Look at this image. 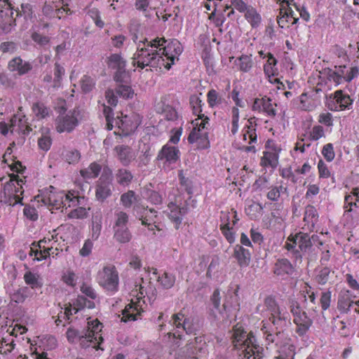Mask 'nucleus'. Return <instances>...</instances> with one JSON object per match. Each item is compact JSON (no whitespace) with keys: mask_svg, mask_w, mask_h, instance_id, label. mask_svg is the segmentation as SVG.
Segmentation results:
<instances>
[{"mask_svg":"<svg viewBox=\"0 0 359 359\" xmlns=\"http://www.w3.org/2000/svg\"><path fill=\"white\" fill-rule=\"evenodd\" d=\"M180 149L169 144H164L161 150L157 154V161L163 163V168L171 170L172 165L180 159Z\"/></svg>","mask_w":359,"mask_h":359,"instance_id":"obj_21","label":"nucleus"},{"mask_svg":"<svg viewBox=\"0 0 359 359\" xmlns=\"http://www.w3.org/2000/svg\"><path fill=\"white\" fill-rule=\"evenodd\" d=\"M135 287L136 289L130 293L133 297L130 303L122 310V318H121L122 322L136 321L140 318V315L147 306L144 300L145 295H147V291L142 285H136Z\"/></svg>","mask_w":359,"mask_h":359,"instance_id":"obj_8","label":"nucleus"},{"mask_svg":"<svg viewBox=\"0 0 359 359\" xmlns=\"http://www.w3.org/2000/svg\"><path fill=\"white\" fill-rule=\"evenodd\" d=\"M293 0H283L280 3V14L277 15V25L282 29H287L298 21V17L291 9V3Z\"/></svg>","mask_w":359,"mask_h":359,"instance_id":"obj_19","label":"nucleus"},{"mask_svg":"<svg viewBox=\"0 0 359 359\" xmlns=\"http://www.w3.org/2000/svg\"><path fill=\"white\" fill-rule=\"evenodd\" d=\"M63 283L70 287H75L76 285V275L74 271L68 270L63 273L62 278H61Z\"/></svg>","mask_w":359,"mask_h":359,"instance_id":"obj_64","label":"nucleus"},{"mask_svg":"<svg viewBox=\"0 0 359 359\" xmlns=\"http://www.w3.org/2000/svg\"><path fill=\"white\" fill-rule=\"evenodd\" d=\"M24 181L15 174L11 175V179L4 185L2 194H4V202L8 205L20 204L22 202V194H23Z\"/></svg>","mask_w":359,"mask_h":359,"instance_id":"obj_9","label":"nucleus"},{"mask_svg":"<svg viewBox=\"0 0 359 359\" xmlns=\"http://www.w3.org/2000/svg\"><path fill=\"white\" fill-rule=\"evenodd\" d=\"M231 344L233 348L243 351V359H263V347L257 344L252 332H245L238 324L233 325Z\"/></svg>","mask_w":359,"mask_h":359,"instance_id":"obj_4","label":"nucleus"},{"mask_svg":"<svg viewBox=\"0 0 359 359\" xmlns=\"http://www.w3.org/2000/svg\"><path fill=\"white\" fill-rule=\"evenodd\" d=\"M165 43L164 38H155L151 41H143L142 46L139 44L133 55V66L141 69L149 67L169 70L178 61L183 47L177 39Z\"/></svg>","mask_w":359,"mask_h":359,"instance_id":"obj_1","label":"nucleus"},{"mask_svg":"<svg viewBox=\"0 0 359 359\" xmlns=\"http://www.w3.org/2000/svg\"><path fill=\"white\" fill-rule=\"evenodd\" d=\"M259 54L261 57H266V64L263 65V72H264L266 78H268V81H269L270 83L276 84L277 89L283 90L284 84L279 81V79L276 77L278 75L277 60L271 53H266V56H263V51L261 50L259 52Z\"/></svg>","mask_w":359,"mask_h":359,"instance_id":"obj_18","label":"nucleus"},{"mask_svg":"<svg viewBox=\"0 0 359 359\" xmlns=\"http://www.w3.org/2000/svg\"><path fill=\"white\" fill-rule=\"evenodd\" d=\"M230 4H231V5L226 6V8H224V12L230 9L231 7L240 13H244L250 9H256L251 6L247 5L243 0H230Z\"/></svg>","mask_w":359,"mask_h":359,"instance_id":"obj_51","label":"nucleus"},{"mask_svg":"<svg viewBox=\"0 0 359 359\" xmlns=\"http://www.w3.org/2000/svg\"><path fill=\"white\" fill-rule=\"evenodd\" d=\"M208 19L212 21L214 25L218 28L222 27L223 23L225 22V17L222 13L216 14V8H214L212 13L209 14Z\"/></svg>","mask_w":359,"mask_h":359,"instance_id":"obj_61","label":"nucleus"},{"mask_svg":"<svg viewBox=\"0 0 359 359\" xmlns=\"http://www.w3.org/2000/svg\"><path fill=\"white\" fill-rule=\"evenodd\" d=\"M69 3L64 4L60 2V0L46 1L45 5L42 7V13L49 19H61L65 15L71 14L70 9L68 7Z\"/></svg>","mask_w":359,"mask_h":359,"instance_id":"obj_17","label":"nucleus"},{"mask_svg":"<svg viewBox=\"0 0 359 359\" xmlns=\"http://www.w3.org/2000/svg\"><path fill=\"white\" fill-rule=\"evenodd\" d=\"M241 287L238 284H231L228 289V296H229L230 304H233V310L239 311L241 305V297H239V290Z\"/></svg>","mask_w":359,"mask_h":359,"instance_id":"obj_40","label":"nucleus"},{"mask_svg":"<svg viewBox=\"0 0 359 359\" xmlns=\"http://www.w3.org/2000/svg\"><path fill=\"white\" fill-rule=\"evenodd\" d=\"M352 294L349 290H344L338 294L337 309L341 313H348L353 305Z\"/></svg>","mask_w":359,"mask_h":359,"instance_id":"obj_32","label":"nucleus"},{"mask_svg":"<svg viewBox=\"0 0 359 359\" xmlns=\"http://www.w3.org/2000/svg\"><path fill=\"white\" fill-rule=\"evenodd\" d=\"M133 174L128 169L119 168L115 173V179L118 184L126 187L128 186L133 180Z\"/></svg>","mask_w":359,"mask_h":359,"instance_id":"obj_38","label":"nucleus"},{"mask_svg":"<svg viewBox=\"0 0 359 359\" xmlns=\"http://www.w3.org/2000/svg\"><path fill=\"white\" fill-rule=\"evenodd\" d=\"M294 269L292 264L285 258L277 259L273 265V274L279 276H291Z\"/></svg>","mask_w":359,"mask_h":359,"instance_id":"obj_34","label":"nucleus"},{"mask_svg":"<svg viewBox=\"0 0 359 359\" xmlns=\"http://www.w3.org/2000/svg\"><path fill=\"white\" fill-rule=\"evenodd\" d=\"M32 64L23 61L20 57H15L8 62V69L13 72H16L20 76L24 75L32 70Z\"/></svg>","mask_w":359,"mask_h":359,"instance_id":"obj_33","label":"nucleus"},{"mask_svg":"<svg viewBox=\"0 0 359 359\" xmlns=\"http://www.w3.org/2000/svg\"><path fill=\"white\" fill-rule=\"evenodd\" d=\"M58 239H60V237L58 236L55 229L49 231L43 238L32 243L28 255L33 258V261L36 262H41L50 256L53 257L57 256L58 252L62 251V249L58 247L60 245L57 243Z\"/></svg>","mask_w":359,"mask_h":359,"instance_id":"obj_6","label":"nucleus"},{"mask_svg":"<svg viewBox=\"0 0 359 359\" xmlns=\"http://www.w3.org/2000/svg\"><path fill=\"white\" fill-rule=\"evenodd\" d=\"M233 257L240 268H246L251 261V253L242 245H236L233 247Z\"/></svg>","mask_w":359,"mask_h":359,"instance_id":"obj_31","label":"nucleus"},{"mask_svg":"<svg viewBox=\"0 0 359 359\" xmlns=\"http://www.w3.org/2000/svg\"><path fill=\"white\" fill-rule=\"evenodd\" d=\"M135 8L140 12L147 13L149 10L156 9L154 0H135Z\"/></svg>","mask_w":359,"mask_h":359,"instance_id":"obj_52","label":"nucleus"},{"mask_svg":"<svg viewBox=\"0 0 359 359\" xmlns=\"http://www.w3.org/2000/svg\"><path fill=\"white\" fill-rule=\"evenodd\" d=\"M64 75V68L56 62L54 65V80H53V88H58L60 86V81Z\"/></svg>","mask_w":359,"mask_h":359,"instance_id":"obj_59","label":"nucleus"},{"mask_svg":"<svg viewBox=\"0 0 359 359\" xmlns=\"http://www.w3.org/2000/svg\"><path fill=\"white\" fill-rule=\"evenodd\" d=\"M189 104L193 114L197 118L191 121L193 129L188 135V142L193 145L196 150H206L210 147L208 141V117L201 113L203 103L197 95H191L189 98Z\"/></svg>","mask_w":359,"mask_h":359,"instance_id":"obj_2","label":"nucleus"},{"mask_svg":"<svg viewBox=\"0 0 359 359\" xmlns=\"http://www.w3.org/2000/svg\"><path fill=\"white\" fill-rule=\"evenodd\" d=\"M97 283L103 289L114 293L118 287V273L114 266H106L97 273Z\"/></svg>","mask_w":359,"mask_h":359,"instance_id":"obj_14","label":"nucleus"},{"mask_svg":"<svg viewBox=\"0 0 359 359\" xmlns=\"http://www.w3.org/2000/svg\"><path fill=\"white\" fill-rule=\"evenodd\" d=\"M80 84H81L82 92L87 93L93 90V88L95 87V81H93L92 77L85 75L82 76Z\"/></svg>","mask_w":359,"mask_h":359,"instance_id":"obj_60","label":"nucleus"},{"mask_svg":"<svg viewBox=\"0 0 359 359\" xmlns=\"http://www.w3.org/2000/svg\"><path fill=\"white\" fill-rule=\"evenodd\" d=\"M261 332H262L263 336L266 337V341L268 343V345L273 343H275L276 346L279 344V339H280V337L283 336V332H278L275 334H271L267 330L266 325H265L264 321H262V327H261Z\"/></svg>","mask_w":359,"mask_h":359,"instance_id":"obj_47","label":"nucleus"},{"mask_svg":"<svg viewBox=\"0 0 359 359\" xmlns=\"http://www.w3.org/2000/svg\"><path fill=\"white\" fill-rule=\"evenodd\" d=\"M23 280L27 285L31 287L32 289H40L42 287V283L39 280V275L30 271H27L23 274Z\"/></svg>","mask_w":359,"mask_h":359,"instance_id":"obj_39","label":"nucleus"},{"mask_svg":"<svg viewBox=\"0 0 359 359\" xmlns=\"http://www.w3.org/2000/svg\"><path fill=\"white\" fill-rule=\"evenodd\" d=\"M313 133L314 128L312 121H306L303 122V133L299 135L297 142L294 144V151L304 153L306 149L310 148L313 142Z\"/></svg>","mask_w":359,"mask_h":359,"instance_id":"obj_20","label":"nucleus"},{"mask_svg":"<svg viewBox=\"0 0 359 359\" xmlns=\"http://www.w3.org/2000/svg\"><path fill=\"white\" fill-rule=\"evenodd\" d=\"M103 114L106 116L107 129L111 130L114 126L117 127L120 129L121 134L124 136H128L134 133L142 122V117L134 112L128 115L121 114V116H118L113 119L110 117L111 108L109 107L104 106Z\"/></svg>","mask_w":359,"mask_h":359,"instance_id":"obj_7","label":"nucleus"},{"mask_svg":"<svg viewBox=\"0 0 359 359\" xmlns=\"http://www.w3.org/2000/svg\"><path fill=\"white\" fill-rule=\"evenodd\" d=\"M80 309H81L76 308V306L72 307L71 305L65 308V311L60 313L57 319L55 320L56 325H60V323L62 322V318L69 320L70 316L76 313Z\"/></svg>","mask_w":359,"mask_h":359,"instance_id":"obj_58","label":"nucleus"},{"mask_svg":"<svg viewBox=\"0 0 359 359\" xmlns=\"http://www.w3.org/2000/svg\"><path fill=\"white\" fill-rule=\"evenodd\" d=\"M81 119V111L75 108L64 115H60L55 120L56 132L59 133H72Z\"/></svg>","mask_w":359,"mask_h":359,"instance_id":"obj_13","label":"nucleus"},{"mask_svg":"<svg viewBox=\"0 0 359 359\" xmlns=\"http://www.w3.org/2000/svg\"><path fill=\"white\" fill-rule=\"evenodd\" d=\"M264 306L270 312L269 321L276 326H281L285 323L286 317L280 313L279 306L277 305L273 297L269 296L264 299Z\"/></svg>","mask_w":359,"mask_h":359,"instance_id":"obj_26","label":"nucleus"},{"mask_svg":"<svg viewBox=\"0 0 359 359\" xmlns=\"http://www.w3.org/2000/svg\"><path fill=\"white\" fill-rule=\"evenodd\" d=\"M230 115H231L229 126L230 133L235 135L238 133V128H239V126H238V122L239 121V109H238L237 107H233V108H231Z\"/></svg>","mask_w":359,"mask_h":359,"instance_id":"obj_49","label":"nucleus"},{"mask_svg":"<svg viewBox=\"0 0 359 359\" xmlns=\"http://www.w3.org/2000/svg\"><path fill=\"white\" fill-rule=\"evenodd\" d=\"M15 348L13 339L11 338H2L0 340V354L8 355L11 353Z\"/></svg>","mask_w":359,"mask_h":359,"instance_id":"obj_54","label":"nucleus"},{"mask_svg":"<svg viewBox=\"0 0 359 359\" xmlns=\"http://www.w3.org/2000/svg\"><path fill=\"white\" fill-rule=\"evenodd\" d=\"M313 238V235L310 236L304 232H299L294 236L287 237L284 248L294 255V257H300L301 252H306L311 248L312 243L311 241Z\"/></svg>","mask_w":359,"mask_h":359,"instance_id":"obj_11","label":"nucleus"},{"mask_svg":"<svg viewBox=\"0 0 359 359\" xmlns=\"http://www.w3.org/2000/svg\"><path fill=\"white\" fill-rule=\"evenodd\" d=\"M116 94L123 98L129 99L133 97V91L131 87L128 86L118 85L116 88Z\"/></svg>","mask_w":359,"mask_h":359,"instance_id":"obj_63","label":"nucleus"},{"mask_svg":"<svg viewBox=\"0 0 359 359\" xmlns=\"http://www.w3.org/2000/svg\"><path fill=\"white\" fill-rule=\"evenodd\" d=\"M289 309L294 317V323L296 325V333L299 337H304L312 325V320L299 306V304L294 299L289 301Z\"/></svg>","mask_w":359,"mask_h":359,"instance_id":"obj_12","label":"nucleus"},{"mask_svg":"<svg viewBox=\"0 0 359 359\" xmlns=\"http://www.w3.org/2000/svg\"><path fill=\"white\" fill-rule=\"evenodd\" d=\"M352 104V100L350 96L344 93L341 90L335 91L334 95L330 96V98L327 101V109L334 111H341Z\"/></svg>","mask_w":359,"mask_h":359,"instance_id":"obj_22","label":"nucleus"},{"mask_svg":"<svg viewBox=\"0 0 359 359\" xmlns=\"http://www.w3.org/2000/svg\"><path fill=\"white\" fill-rule=\"evenodd\" d=\"M313 89L303 92L299 95V108L305 111H310L313 109Z\"/></svg>","mask_w":359,"mask_h":359,"instance_id":"obj_37","label":"nucleus"},{"mask_svg":"<svg viewBox=\"0 0 359 359\" xmlns=\"http://www.w3.org/2000/svg\"><path fill=\"white\" fill-rule=\"evenodd\" d=\"M89 208L83 207H77L67 213V217L69 219H83L88 216Z\"/></svg>","mask_w":359,"mask_h":359,"instance_id":"obj_50","label":"nucleus"},{"mask_svg":"<svg viewBox=\"0 0 359 359\" xmlns=\"http://www.w3.org/2000/svg\"><path fill=\"white\" fill-rule=\"evenodd\" d=\"M111 196V184L108 178L101 176L95 186L96 200L103 202Z\"/></svg>","mask_w":359,"mask_h":359,"instance_id":"obj_29","label":"nucleus"},{"mask_svg":"<svg viewBox=\"0 0 359 359\" xmlns=\"http://www.w3.org/2000/svg\"><path fill=\"white\" fill-rule=\"evenodd\" d=\"M280 151V145L276 143L273 140H268L266 143V151H263V156L261 157V161H259V165L266 168H276Z\"/></svg>","mask_w":359,"mask_h":359,"instance_id":"obj_15","label":"nucleus"},{"mask_svg":"<svg viewBox=\"0 0 359 359\" xmlns=\"http://www.w3.org/2000/svg\"><path fill=\"white\" fill-rule=\"evenodd\" d=\"M83 199L84 197L79 196L74 190L57 191L50 186L49 191L43 192L41 201L52 208V210H61L63 212V210L77 207Z\"/></svg>","mask_w":359,"mask_h":359,"instance_id":"obj_5","label":"nucleus"},{"mask_svg":"<svg viewBox=\"0 0 359 359\" xmlns=\"http://www.w3.org/2000/svg\"><path fill=\"white\" fill-rule=\"evenodd\" d=\"M256 118L250 117L241 130V140L242 143L237 146L238 150L245 153H256L257 133Z\"/></svg>","mask_w":359,"mask_h":359,"instance_id":"obj_10","label":"nucleus"},{"mask_svg":"<svg viewBox=\"0 0 359 359\" xmlns=\"http://www.w3.org/2000/svg\"><path fill=\"white\" fill-rule=\"evenodd\" d=\"M233 65L236 67L237 71L241 73H248L251 72L255 63H253L251 55L242 54L235 59Z\"/></svg>","mask_w":359,"mask_h":359,"instance_id":"obj_35","label":"nucleus"},{"mask_svg":"<svg viewBox=\"0 0 359 359\" xmlns=\"http://www.w3.org/2000/svg\"><path fill=\"white\" fill-rule=\"evenodd\" d=\"M207 102L209 107L214 108L222 103V97L215 89H211L207 93Z\"/></svg>","mask_w":359,"mask_h":359,"instance_id":"obj_55","label":"nucleus"},{"mask_svg":"<svg viewBox=\"0 0 359 359\" xmlns=\"http://www.w3.org/2000/svg\"><path fill=\"white\" fill-rule=\"evenodd\" d=\"M294 351L292 345H284L280 347L278 354L275 356V359H293Z\"/></svg>","mask_w":359,"mask_h":359,"instance_id":"obj_56","label":"nucleus"},{"mask_svg":"<svg viewBox=\"0 0 359 359\" xmlns=\"http://www.w3.org/2000/svg\"><path fill=\"white\" fill-rule=\"evenodd\" d=\"M32 110H33L34 115H35L39 120L45 118L51 114V110L43 103L40 102L34 103L33 107H32Z\"/></svg>","mask_w":359,"mask_h":359,"instance_id":"obj_44","label":"nucleus"},{"mask_svg":"<svg viewBox=\"0 0 359 359\" xmlns=\"http://www.w3.org/2000/svg\"><path fill=\"white\" fill-rule=\"evenodd\" d=\"M115 233H114V238L120 243H126L131 239V234H130L128 228H114Z\"/></svg>","mask_w":359,"mask_h":359,"instance_id":"obj_48","label":"nucleus"},{"mask_svg":"<svg viewBox=\"0 0 359 359\" xmlns=\"http://www.w3.org/2000/svg\"><path fill=\"white\" fill-rule=\"evenodd\" d=\"M172 324L176 328H182L183 331L187 333H190V327L187 324V319L184 316L182 313H178L172 315Z\"/></svg>","mask_w":359,"mask_h":359,"instance_id":"obj_46","label":"nucleus"},{"mask_svg":"<svg viewBox=\"0 0 359 359\" xmlns=\"http://www.w3.org/2000/svg\"><path fill=\"white\" fill-rule=\"evenodd\" d=\"M102 170V165L94 161L89 164L88 167L80 170V175L85 180H93L97 178Z\"/></svg>","mask_w":359,"mask_h":359,"instance_id":"obj_36","label":"nucleus"},{"mask_svg":"<svg viewBox=\"0 0 359 359\" xmlns=\"http://www.w3.org/2000/svg\"><path fill=\"white\" fill-rule=\"evenodd\" d=\"M140 219H141L142 225L146 226L149 231L156 229V231H160L162 230L158 223L157 212L154 209H144L142 217Z\"/></svg>","mask_w":359,"mask_h":359,"instance_id":"obj_30","label":"nucleus"},{"mask_svg":"<svg viewBox=\"0 0 359 359\" xmlns=\"http://www.w3.org/2000/svg\"><path fill=\"white\" fill-rule=\"evenodd\" d=\"M157 281L161 284L163 288L170 289L172 288L175 284V276L171 275L167 272H164L161 276H158Z\"/></svg>","mask_w":359,"mask_h":359,"instance_id":"obj_57","label":"nucleus"},{"mask_svg":"<svg viewBox=\"0 0 359 359\" xmlns=\"http://www.w3.org/2000/svg\"><path fill=\"white\" fill-rule=\"evenodd\" d=\"M102 327V323L97 319L88 321L87 329L81 333L69 327L66 332L67 341L72 344L79 342L83 348H92L99 350L100 345L103 341L100 333Z\"/></svg>","mask_w":359,"mask_h":359,"instance_id":"obj_3","label":"nucleus"},{"mask_svg":"<svg viewBox=\"0 0 359 359\" xmlns=\"http://www.w3.org/2000/svg\"><path fill=\"white\" fill-rule=\"evenodd\" d=\"M351 194L353 195H347L344 198V209L346 213L352 212L353 208L357 207V204L353 201V197L356 198V202H359V187L353 188Z\"/></svg>","mask_w":359,"mask_h":359,"instance_id":"obj_42","label":"nucleus"},{"mask_svg":"<svg viewBox=\"0 0 359 359\" xmlns=\"http://www.w3.org/2000/svg\"><path fill=\"white\" fill-rule=\"evenodd\" d=\"M276 104L272 102L270 97L264 96L257 97L254 100L252 105H251V110L252 111L263 114L270 118L276 116Z\"/></svg>","mask_w":359,"mask_h":359,"instance_id":"obj_23","label":"nucleus"},{"mask_svg":"<svg viewBox=\"0 0 359 359\" xmlns=\"http://www.w3.org/2000/svg\"><path fill=\"white\" fill-rule=\"evenodd\" d=\"M238 218H237V212H233V226H219V231L222 233L223 236L226 238V241H228L230 244H233L234 242V231H233V226L237 224Z\"/></svg>","mask_w":359,"mask_h":359,"instance_id":"obj_43","label":"nucleus"},{"mask_svg":"<svg viewBox=\"0 0 359 359\" xmlns=\"http://www.w3.org/2000/svg\"><path fill=\"white\" fill-rule=\"evenodd\" d=\"M244 18L245 20L248 21L249 24H250L251 27L257 28L260 25V22L262 21V18L260 17L259 13L257 12L256 9H249L248 11H244Z\"/></svg>","mask_w":359,"mask_h":359,"instance_id":"obj_45","label":"nucleus"},{"mask_svg":"<svg viewBox=\"0 0 359 359\" xmlns=\"http://www.w3.org/2000/svg\"><path fill=\"white\" fill-rule=\"evenodd\" d=\"M1 10H0V27L2 30L9 32L10 29L15 25V18L13 17V6L8 0H0Z\"/></svg>","mask_w":359,"mask_h":359,"instance_id":"obj_24","label":"nucleus"},{"mask_svg":"<svg viewBox=\"0 0 359 359\" xmlns=\"http://www.w3.org/2000/svg\"><path fill=\"white\" fill-rule=\"evenodd\" d=\"M28 293L29 290L27 287H20L13 292L12 295H11V299L16 304H21L27 299Z\"/></svg>","mask_w":359,"mask_h":359,"instance_id":"obj_53","label":"nucleus"},{"mask_svg":"<svg viewBox=\"0 0 359 359\" xmlns=\"http://www.w3.org/2000/svg\"><path fill=\"white\" fill-rule=\"evenodd\" d=\"M114 152L116 154L118 161L123 166H128L136 158V154L133 148L128 145H117L114 147Z\"/></svg>","mask_w":359,"mask_h":359,"instance_id":"obj_28","label":"nucleus"},{"mask_svg":"<svg viewBox=\"0 0 359 359\" xmlns=\"http://www.w3.org/2000/svg\"><path fill=\"white\" fill-rule=\"evenodd\" d=\"M16 121H20L18 118L15 117L11 118L8 123L5 121L0 122V133L3 135H6L8 132L12 133H20L22 131V129L16 128Z\"/></svg>","mask_w":359,"mask_h":359,"instance_id":"obj_41","label":"nucleus"},{"mask_svg":"<svg viewBox=\"0 0 359 359\" xmlns=\"http://www.w3.org/2000/svg\"><path fill=\"white\" fill-rule=\"evenodd\" d=\"M107 65L108 67L116 70L114 79L116 82L121 81V75L126 73V61L118 53H113L107 57Z\"/></svg>","mask_w":359,"mask_h":359,"instance_id":"obj_27","label":"nucleus"},{"mask_svg":"<svg viewBox=\"0 0 359 359\" xmlns=\"http://www.w3.org/2000/svg\"><path fill=\"white\" fill-rule=\"evenodd\" d=\"M331 305V291L327 290L322 294H320V309L323 311L327 310Z\"/></svg>","mask_w":359,"mask_h":359,"instance_id":"obj_62","label":"nucleus"},{"mask_svg":"<svg viewBox=\"0 0 359 359\" xmlns=\"http://www.w3.org/2000/svg\"><path fill=\"white\" fill-rule=\"evenodd\" d=\"M187 213V205H178L174 202H170L168 204V207H167V210H165V214H167V217H168L170 222L174 224L175 226V229H180V224H182V220L183 219V217H184Z\"/></svg>","mask_w":359,"mask_h":359,"instance_id":"obj_25","label":"nucleus"},{"mask_svg":"<svg viewBox=\"0 0 359 359\" xmlns=\"http://www.w3.org/2000/svg\"><path fill=\"white\" fill-rule=\"evenodd\" d=\"M358 67L356 66L348 67L346 65H340L336 67V70L327 72V79L339 85L344 82H350L357 77Z\"/></svg>","mask_w":359,"mask_h":359,"instance_id":"obj_16","label":"nucleus"}]
</instances>
